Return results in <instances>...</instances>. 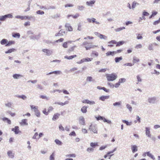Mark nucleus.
<instances>
[{"mask_svg": "<svg viewBox=\"0 0 160 160\" xmlns=\"http://www.w3.org/2000/svg\"><path fill=\"white\" fill-rule=\"evenodd\" d=\"M27 35L29 36V38L31 39L38 40L39 38L38 36L34 34L33 32L31 30L28 31L27 32Z\"/></svg>", "mask_w": 160, "mask_h": 160, "instance_id": "nucleus-1", "label": "nucleus"}, {"mask_svg": "<svg viewBox=\"0 0 160 160\" xmlns=\"http://www.w3.org/2000/svg\"><path fill=\"white\" fill-rule=\"evenodd\" d=\"M106 78L108 81H113L117 78V75L114 73H112L111 74H107L106 75Z\"/></svg>", "mask_w": 160, "mask_h": 160, "instance_id": "nucleus-2", "label": "nucleus"}, {"mask_svg": "<svg viewBox=\"0 0 160 160\" xmlns=\"http://www.w3.org/2000/svg\"><path fill=\"white\" fill-rule=\"evenodd\" d=\"M13 18V16L11 14H8L0 16V21H4L7 18Z\"/></svg>", "mask_w": 160, "mask_h": 160, "instance_id": "nucleus-3", "label": "nucleus"}, {"mask_svg": "<svg viewBox=\"0 0 160 160\" xmlns=\"http://www.w3.org/2000/svg\"><path fill=\"white\" fill-rule=\"evenodd\" d=\"M157 100V98L156 97H149L148 99V101L150 104H154L156 103Z\"/></svg>", "mask_w": 160, "mask_h": 160, "instance_id": "nucleus-4", "label": "nucleus"}, {"mask_svg": "<svg viewBox=\"0 0 160 160\" xmlns=\"http://www.w3.org/2000/svg\"><path fill=\"white\" fill-rule=\"evenodd\" d=\"M92 59L93 58H83L79 62H77V63L78 64H81L85 62L90 61L92 60Z\"/></svg>", "mask_w": 160, "mask_h": 160, "instance_id": "nucleus-5", "label": "nucleus"}, {"mask_svg": "<svg viewBox=\"0 0 160 160\" xmlns=\"http://www.w3.org/2000/svg\"><path fill=\"white\" fill-rule=\"evenodd\" d=\"M89 129L94 133H97V131L95 125L91 124L90 126Z\"/></svg>", "mask_w": 160, "mask_h": 160, "instance_id": "nucleus-6", "label": "nucleus"}, {"mask_svg": "<svg viewBox=\"0 0 160 160\" xmlns=\"http://www.w3.org/2000/svg\"><path fill=\"white\" fill-rule=\"evenodd\" d=\"M42 51L46 53L48 56H50L52 53V50H50L47 49H44L42 50Z\"/></svg>", "mask_w": 160, "mask_h": 160, "instance_id": "nucleus-7", "label": "nucleus"}, {"mask_svg": "<svg viewBox=\"0 0 160 160\" xmlns=\"http://www.w3.org/2000/svg\"><path fill=\"white\" fill-rule=\"evenodd\" d=\"M79 124L81 125H85V119L83 116H81L79 117Z\"/></svg>", "mask_w": 160, "mask_h": 160, "instance_id": "nucleus-8", "label": "nucleus"}, {"mask_svg": "<svg viewBox=\"0 0 160 160\" xmlns=\"http://www.w3.org/2000/svg\"><path fill=\"white\" fill-rule=\"evenodd\" d=\"M23 77V75L15 73L12 75L13 78L15 79H18Z\"/></svg>", "mask_w": 160, "mask_h": 160, "instance_id": "nucleus-9", "label": "nucleus"}, {"mask_svg": "<svg viewBox=\"0 0 160 160\" xmlns=\"http://www.w3.org/2000/svg\"><path fill=\"white\" fill-rule=\"evenodd\" d=\"M7 155L10 158H13L14 157V153H13L12 151L11 150H9L8 151Z\"/></svg>", "mask_w": 160, "mask_h": 160, "instance_id": "nucleus-10", "label": "nucleus"}, {"mask_svg": "<svg viewBox=\"0 0 160 160\" xmlns=\"http://www.w3.org/2000/svg\"><path fill=\"white\" fill-rule=\"evenodd\" d=\"M65 33V32L63 30L61 29L59 31L58 33L55 34L56 36H60L63 35Z\"/></svg>", "mask_w": 160, "mask_h": 160, "instance_id": "nucleus-11", "label": "nucleus"}, {"mask_svg": "<svg viewBox=\"0 0 160 160\" xmlns=\"http://www.w3.org/2000/svg\"><path fill=\"white\" fill-rule=\"evenodd\" d=\"M150 128L148 127L145 128V133L147 136L149 138H151V134L150 133Z\"/></svg>", "mask_w": 160, "mask_h": 160, "instance_id": "nucleus-12", "label": "nucleus"}, {"mask_svg": "<svg viewBox=\"0 0 160 160\" xmlns=\"http://www.w3.org/2000/svg\"><path fill=\"white\" fill-rule=\"evenodd\" d=\"M65 27L68 31H72V28L70 26V24L68 23H66L65 25Z\"/></svg>", "mask_w": 160, "mask_h": 160, "instance_id": "nucleus-13", "label": "nucleus"}, {"mask_svg": "<svg viewBox=\"0 0 160 160\" xmlns=\"http://www.w3.org/2000/svg\"><path fill=\"white\" fill-rule=\"evenodd\" d=\"M61 73V72L60 71H55L48 73L46 75H48L52 74H55L56 75L60 74Z\"/></svg>", "mask_w": 160, "mask_h": 160, "instance_id": "nucleus-14", "label": "nucleus"}, {"mask_svg": "<svg viewBox=\"0 0 160 160\" xmlns=\"http://www.w3.org/2000/svg\"><path fill=\"white\" fill-rule=\"evenodd\" d=\"M131 147V149L133 153H134L138 151L137 147L136 145H132Z\"/></svg>", "mask_w": 160, "mask_h": 160, "instance_id": "nucleus-15", "label": "nucleus"}, {"mask_svg": "<svg viewBox=\"0 0 160 160\" xmlns=\"http://www.w3.org/2000/svg\"><path fill=\"white\" fill-rule=\"evenodd\" d=\"M96 47H97V46L92 45L91 44H88L87 46L85 47V48L87 50H88Z\"/></svg>", "mask_w": 160, "mask_h": 160, "instance_id": "nucleus-16", "label": "nucleus"}, {"mask_svg": "<svg viewBox=\"0 0 160 160\" xmlns=\"http://www.w3.org/2000/svg\"><path fill=\"white\" fill-rule=\"evenodd\" d=\"M95 2V1L94 0H92L90 1H87L86 2V4L89 6L92 7V5L94 4Z\"/></svg>", "mask_w": 160, "mask_h": 160, "instance_id": "nucleus-17", "label": "nucleus"}, {"mask_svg": "<svg viewBox=\"0 0 160 160\" xmlns=\"http://www.w3.org/2000/svg\"><path fill=\"white\" fill-rule=\"evenodd\" d=\"M155 44L156 45H157V44L156 43H151L149 44L148 46V49L149 50H154V47L153 45Z\"/></svg>", "mask_w": 160, "mask_h": 160, "instance_id": "nucleus-18", "label": "nucleus"}, {"mask_svg": "<svg viewBox=\"0 0 160 160\" xmlns=\"http://www.w3.org/2000/svg\"><path fill=\"white\" fill-rule=\"evenodd\" d=\"M12 131H13L16 134H18L19 133V127L15 126L14 128L12 129Z\"/></svg>", "mask_w": 160, "mask_h": 160, "instance_id": "nucleus-19", "label": "nucleus"}, {"mask_svg": "<svg viewBox=\"0 0 160 160\" xmlns=\"http://www.w3.org/2000/svg\"><path fill=\"white\" fill-rule=\"evenodd\" d=\"M97 89H102L105 92H108L109 91V89H107L106 88L104 87H101V86H98L97 87Z\"/></svg>", "mask_w": 160, "mask_h": 160, "instance_id": "nucleus-20", "label": "nucleus"}, {"mask_svg": "<svg viewBox=\"0 0 160 160\" xmlns=\"http://www.w3.org/2000/svg\"><path fill=\"white\" fill-rule=\"evenodd\" d=\"M83 103L89 104L90 105H93L95 104V102L94 101H90L88 99L85 100L83 102Z\"/></svg>", "mask_w": 160, "mask_h": 160, "instance_id": "nucleus-21", "label": "nucleus"}, {"mask_svg": "<svg viewBox=\"0 0 160 160\" xmlns=\"http://www.w3.org/2000/svg\"><path fill=\"white\" fill-rule=\"evenodd\" d=\"M77 56L76 55H71L70 56H64V58L65 59H67L68 60H71L73 59V58H76L77 57Z\"/></svg>", "mask_w": 160, "mask_h": 160, "instance_id": "nucleus-22", "label": "nucleus"}, {"mask_svg": "<svg viewBox=\"0 0 160 160\" xmlns=\"http://www.w3.org/2000/svg\"><path fill=\"white\" fill-rule=\"evenodd\" d=\"M60 115V114L59 113H56L54 114L52 118V120L53 121H55L58 118Z\"/></svg>", "mask_w": 160, "mask_h": 160, "instance_id": "nucleus-23", "label": "nucleus"}, {"mask_svg": "<svg viewBox=\"0 0 160 160\" xmlns=\"http://www.w3.org/2000/svg\"><path fill=\"white\" fill-rule=\"evenodd\" d=\"M8 40L6 39H3L0 41V43L2 45H4L7 44Z\"/></svg>", "mask_w": 160, "mask_h": 160, "instance_id": "nucleus-24", "label": "nucleus"}, {"mask_svg": "<svg viewBox=\"0 0 160 160\" xmlns=\"http://www.w3.org/2000/svg\"><path fill=\"white\" fill-rule=\"evenodd\" d=\"M109 96H102L99 98V99L102 101H105V99H108L109 98Z\"/></svg>", "mask_w": 160, "mask_h": 160, "instance_id": "nucleus-25", "label": "nucleus"}, {"mask_svg": "<svg viewBox=\"0 0 160 160\" xmlns=\"http://www.w3.org/2000/svg\"><path fill=\"white\" fill-rule=\"evenodd\" d=\"M77 46L76 45L71 47L70 48H69L68 51L67 52L68 53H70L71 52H73L74 51V49L75 48L77 47Z\"/></svg>", "mask_w": 160, "mask_h": 160, "instance_id": "nucleus-26", "label": "nucleus"}, {"mask_svg": "<svg viewBox=\"0 0 160 160\" xmlns=\"http://www.w3.org/2000/svg\"><path fill=\"white\" fill-rule=\"evenodd\" d=\"M88 107V106H83L81 109V112L84 113H86L87 112V108Z\"/></svg>", "mask_w": 160, "mask_h": 160, "instance_id": "nucleus-27", "label": "nucleus"}, {"mask_svg": "<svg viewBox=\"0 0 160 160\" xmlns=\"http://www.w3.org/2000/svg\"><path fill=\"white\" fill-rule=\"evenodd\" d=\"M27 119H23L22 120V122L20 123V124L21 125H28V123L27 122Z\"/></svg>", "mask_w": 160, "mask_h": 160, "instance_id": "nucleus-28", "label": "nucleus"}, {"mask_svg": "<svg viewBox=\"0 0 160 160\" xmlns=\"http://www.w3.org/2000/svg\"><path fill=\"white\" fill-rule=\"evenodd\" d=\"M2 120L4 122L6 121L7 122V123L9 124H11V120L7 118L4 117L3 118H2Z\"/></svg>", "mask_w": 160, "mask_h": 160, "instance_id": "nucleus-29", "label": "nucleus"}, {"mask_svg": "<svg viewBox=\"0 0 160 160\" xmlns=\"http://www.w3.org/2000/svg\"><path fill=\"white\" fill-rule=\"evenodd\" d=\"M15 43V42L13 41H9L7 43V44H6L5 46L6 47L9 46L11 45L12 44H14Z\"/></svg>", "mask_w": 160, "mask_h": 160, "instance_id": "nucleus-30", "label": "nucleus"}, {"mask_svg": "<svg viewBox=\"0 0 160 160\" xmlns=\"http://www.w3.org/2000/svg\"><path fill=\"white\" fill-rule=\"evenodd\" d=\"M146 153H147V155L148 156L151 158L153 160H155V158L154 156L153 155H152V154L150 153L149 152H147Z\"/></svg>", "mask_w": 160, "mask_h": 160, "instance_id": "nucleus-31", "label": "nucleus"}, {"mask_svg": "<svg viewBox=\"0 0 160 160\" xmlns=\"http://www.w3.org/2000/svg\"><path fill=\"white\" fill-rule=\"evenodd\" d=\"M122 59V57H117L115 58V61L116 63L119 62Z\"/></svg>", "mask_w": 160, "mask_h": 160, "instance_id": "nucleus-32", "label": "nucleus"}, {"mask_svg": "<svg viewBox=\"0 0 160 160\" xmlns=\"http://www.w3.org/2000/svg\"><path fill=\"white\" fill-rule=\"evenodd\" d=\"M15 51H16V49H15L13 48H11V49H9L7 51H6L5 52V53L6 54L11 53L12 52H14Z\"/></svg>", "mask_w": 160, "mask_h": 160, "instance_id": "nucleus-33", "label": "nucleus"}, {"mask_svg": "<svg viewBox=\"0 0 160 160\" xmlns=\"http://www.w3.org/2000/svg\"><path fill=\"white\" fill-rule=\"evenodd\" d=\"M12 36L14 38H19L20 37V34L19 33H13Z\"/></svg>", "mask_w": 160, "mask_h": 160, "instance_id": "nucleus-34", "label": "nucleus"}, {"mask_svg": "<svg viewBox=\"0 0 160 160\" xmlns=\"http://www.w3.org/2000/svg\"><path fill=\"white\" fill-rule=\"evenodd\" d=\"M139 3L136 2L135 1H134L132 2V8L134 9L136 6L137 5H138Z\"/></svg>", "mask_w": 160, "mask_h": 160, "instance_id": "nucleus-35", "label": "nucleus"}, {"mask_svg": "<svg viewBox=\"0 0 160 160\" xmlns=\"http://www.w3.org/2000/svg\"><path fill=\"white\" fill-rule=\"evenodd\" d=\"M54 141L56 144L58 145H62V142L58 139H55Z\"/></svg>", "mask_w": 160, "mask_h": 160, "instance_id": "nucleus-36", "label": "nucleus"}, {"mask_svg": "<svg viewBox=\"0 0 160 160\" xmlns=\"http://www.w3.org/2000/svg\"><path fill=\"white\" fill-rule=\"evenodd\" d=\"M85 8V7L82 5H78L77 6V9L80 11L83 10Z\"/></svg>", "mask_w": 160, "mask_h": 160, "instance_id": "nucleus-37", "label": "nucleus"}, {"mask_svg": "<svg viewBox=\"0 0 160 160\" xmlns=\"http://www.w3.org/2000/svg\"><path fill=\"white\" fill-rule=\"evenodd\" d=\"M139 61H140L139 59L138 58H137L136 57H133V61H132L133 63H134V64L135 63H136V62H139Z\"/></svg>", "mask_w": 160, "mask_h": 160, "instance_id": "nucleus-38", "label": "nucleus"}, {"mask_svg": "<svg viewBox=\"0 0 160 160\" xmlns=\"http://www.w3.org/2000/svg\"><path fill=\"white\" fill-rule=\"evenodd\" d=\"M122 122L124 123H125L127 126H131L132 125V122H129L126 120H122Z\"/></svg>", "mask_w": 160, "mask_h": 160, "instance_id": "nucleus-39", "label": "nucleus"}, {"mask_svg": "<svg viewBox=\"0 0 160 160\" xmlns=\"http://www.w3.org/2000/svg\"><path fill=\"white\" fill-rule=\"evenodd\" d=\"M32 19H35L34 17L32 16H24V19L28 20H31Z\"/></svg>", "mask_w": 160, "mask_h": 160, "instance_id": "nucleus-40", "label": "nucleus"}, {"mask_svg": "<svg viewBox=\"0 0 160 160\" xmlns=\"http://www.w3.org/2000/svg\"><path fill=\"white\" fill-rule=\"evenodd\" d=\"M115 52L114 51H109L108 52H107L106 54L107 56H108L109 55H112L113 56L114 54L115 53Z\"/></svg>", "mask_w": 160, "mask_h": 160, "instance_id": "nucleus-41", "label": "nucleus"}, {"mask_svg": "<svg viewBox=\"0 0 160 160\" xmlns=\"http://www.w3.org/2000/svg\"><path fill=\"white\" fill-rule=\"evenodd\" d=\"M16 97L19 98H21L23 100H25L27 98V97L24 95H17Z\"/></svg>", "mask_w": 160, "mask_h": 160, "instance_id": "nucleus-42", "label": "nucleus"}, {"mask_svg": "<svg viewBox=\"0 0 160 160\" xmlns=\"http://www.w3.org/2000/svg\"><path fill=\"white\" fill-rule=\"evenodd\" d=\"M34 112H35V115L38 117H39L40 116V113L38 109L34 110Z\"/></svg>", "mask_w": 160, "mask_h": 160, "instance_id": "nucleus-43", "label": "nucleus"}, {"mask_svg": "<svg viewBox=\"0 0 160 160\" xmlns=\"http://www.w3.org/2000/svg\"><path fill=\"white\" fill-rule=\"evenodd\" d=\"M121 102H116L113 103V105L114 106H118V107H119L121 106Z\"/></svg>", "mask_w": 160, "mask_h": 160, "instance_id": "nucleus-44", "label": "nucleus"}, {"mask_svg": "<svg viewBox=\"0 0 160 160\" xmlns=\"http://www.w3.org/2000/svg\"><path fill=\"white\" fill-rule=\"evenodd\" d=\"M124 42L123 41H119L117 42L116 46L118 47L120 46L121 45H123L124 44Z\"/></svg>", "mask_w": 160, "mask_h": 160, "instance_id": "nucleus-45", "label": "nucleus"}, {"mask_svg": "<svg viewBox=\"0 0 160 160\" xmlns=\"http://www.w3.org/2000/svg\"><path fill=\"white\" fill-rule=\"evenodd\" d=\"M98 37L101 39H106L107 38V37L106 36L100 34Z\"/></svg>", "mask_w": 160, "mask_h": 160, "instance_id": "nucleus-46", "label": "nucleus"}, {"mask_svg": "<svg viewBox=\"0 0 160 160\" xmlns=\"http://www.w3.org/2000/svg\"><path fill=\"white\" fill-rule=\"evenodd\" d=\"M90 146L92 147L93 148H95L96 146H98L97 143H93L91 142L90 144Z\"/></svg>", "mask_w": 160, "mask_h": 160, "instance_id": "nucleus-47", "label": "nucleus"}, {"mask_svg": "<svg viewBox=\"0 0 160 160\" xmlns=\"http://www.w3.org/2000/svg\"><path fill=\"white\" fill-rule=\"evenodd\" d=\"M125 27H122L121 28H118L117 29H115L114 30L116 32H119L123 29H125Z\"/></svg>", "mask_w": 160, "mask_h": 160, "instance_id": "nucleus-48", "label": "nucleus"}, {"mask_svg": "<svg viewBox=\"0 0 160 160\" xmlns=\"http://www.w3.org/2000/svg\"><path fill=\"white\" fill-rule=\"evenodd\" d=\"M55 155L54 152L52 153L50 156L49 157L50 160H54Z\"/></svg>", "mask_w": 160, "mask_h": 160, "instance_id": "nucleus-49", "label": "nucleus"}, {"mask_svg": "<svg viewBox=\"0 0 160 160\" xmlns=\"http://www.w3.org/2000/svg\"><path fill=\"white\" fill-rule=\"evenodd\" d=\"M127 108L129 109L130 112H131L132 110V108L131 106L128 104H126Z\"/></svg>", "mask_w": 160, "mask_h": 160, "instance_id": "nucleus-50", "label": "nucleus"}, {"mask_svg": "<svg viewBox=\"0 0 160 160\" xmlns=\"http://www.w3.org/2000/svg\"><path fill=\"white\" fill-rule=\"evenodd\" d=\"M5 105L6 107L10 108L12 105V103L10 102H8L7 103L5 104Z\"/></svg>", "mask_w": 160, "mask_h": 160, "instance_id": "nucleus-51", "label": "nucleus"}, {"mask_svg": "<svg viewBox=\"0 0 160 160\" xmlns=\"http://www.w3.org/2000/svg\"><path fill=\"white\" fill-rule=\"evenodd\" d=\"M108 146V145H104L101 146L99 148V150H102L104 149H105Z\"/></svg>", "mask_w": 160, "mask_h": 160, "instance_id": "nucleus-52", "label": "nucleus"}, {"mask_svg": "<svg viewBox=\"0 0 160 160\" xmlns=\"http://www.w3.org/2000/svg\"><path fill=\"white\" fill-rule=\"evenodd\" d=\"M92 23L95 22L97 24H99L100 23L99 22L96 21V19L94 18H92Z\"/></svg>", "mask_w": 160, "mask_h": 160, "instance_id": "nucleus-53", "label": "nucleus"}, {"mask_svg": "<svg viewBox=\"0 0 160 160\" xmlns=\"http://www.w3.org/2000/svg\"><path fill=\"white\" fill-rule=\"evenodd\" d=\"M66 156L67 157L75 158L76 157V155L75 154H67L66 155Z\"/></svg>", "mask_w": 160, "mask_h": 160, "instance_id": "nucleus-54", "label": "nucleus"}, {"mask_svg": "<svg viewBox=\"0 0 160 160\" xmlns=\"http://www.w3.org/2000/svg\"><path fill=\"white\" fill-rule=\"evenodd\" d=\"M30 107L31 109L34 110H36L38 108V106H34L33 105H31Z\"/></svg>", "mask_w": 160, "mask_h": 160, "instance_id": "nucleus-55", "label": "nucleus"}, {"mask_svg": "<svg viewBox=\"0 0 160 160\" xmlns=\"http://www.w3.org/2000/svg\"><path fill=\"white\" fill-rule=\"evenodd\" d=\"M94 149L91 148H89L87 149V151L89 153L92 152L93 151Z\"/></svg>", "mask_w": 160, "mask_h": 160, "instance_id": "nucleus-56", "label": "nucleus"}, {"mask_svg": "<svg viewBox=\"0 0 160 160\" xmlns=\"http://www.w3.org/2000/svg\"><path fill=\"white\" fill-rule=\"evenodd\" d=\"M36 13L38 14L42 15L44 13V12L43 11L39 10L36 12Z\"/></svg>", "mask_w": 160, "mask_h": 160, "instance_id": "nucleus-57", "label": "nucleus"}, {"mask_svg": "<svg viewBox=\"0 0 160 160\" xmlns=\"http://www.w3.org/2000/svg\"><path fill=\"white\" fill-rule=\"evenodd\" d=\"M137 81L138 82L137 83V84L138 83V82H141L142 81V79H141L139 75H138L137 76Z\"/></svg>", "mask_w": 160, "mask_h": 160, "instance_id": "nucleus-58", "label": "nucleus"}, {"mask_svg": "<svg viewBox=\"0 0 160 160\" xmlns=\"http://www.w3.org/2000/svg\"><path fill=\"white\" fill-rule=\"evenodd\" d=\"M126 79L124 78H122L119 79L118 82L120 84L121 83L124 82L126 81Z\"/></svg>", "mask_w": 160, "mask_h": 160, "instance_id": "nucleus-59", "label": "nucleus"}, {"mask_svg": "<svg viewBox=\"0 0 160 160\" xmlns=\"http://www.w3.org/2000/svg\"><path fill=\"white\" fill-rule=\"evenodd\" d=\"M134 65V63H126L124 64V65L125 66H129L131 67V66H132Z\"/></svg>", "mask_w": 160, "mask_h": 160, "instance_id": "nucleus-60", "label": "nucleus"}, {"mask_svg": "<svg viewBox=\"0 0 160 160\" xmlns=\"http://www.w3.org/2000/svg\"><path fill=\"white\" fill-rule=\"evenodd\" d=\"M160 23V18H159L158 20L154 21L153 23V24L154 25H156Z\"/></svg>", "mask_w": 160, "mask_h": 160, "instance_id": "nucleus-61", "label": "nucleus"}, {"mask_svg": "<svg viewBox=\"0 0 160 160\" xmlns=\"http://www.w3.org/2000/svg\"><path fill=\"white\" fill-rule=\"evenodd\" d=\"M15 18H20L22 20H23L24 19V16H21L19 15H18L15 16Z\"/></svg>", "mask_w": 160, "mask_h": 160, "instance_id": "nucleus-62", "label": "nucleus"}, {"mask_svg": "<svg viewBox=\"0 0 160 160\" xmlns=\"http://www.w3.org/2000/svg\"><path fill=\"white\" fill-rule=\"evenodd\" d=\"M24 25L25 27L29 26L30 25V22L29 21H27L25 22Z\"/></svg>", "mask_w": 160, "mask_h": 160, "instance_id": "nucleus-63", "label": "nucleus"}, {"mask_svg": "<svg viewBox=\"0 0 160 160\" xmlns=\"http://www.w3.org/2000/svg\"><path fill=\"white\" fill-rule=\"evenodd\" d=\"M142 15L144 17L145 16H148L149 15V13L147 12L144 11L142 13Z\"/></svg>", "mask_w": 160, "mask_h": 160, "instance_id": "nucleus-64", "label": "nucleus"}]
</instances>
